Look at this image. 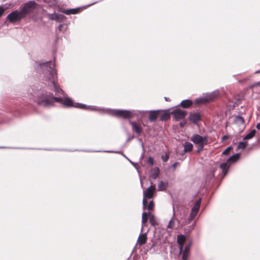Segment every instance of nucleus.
Segmentation results:
<instances>
[{
    "label": "nucleus",
    "instance_id": "39",
    "mask_svg": "<svg viewBox=\"0 0 260 260\" xmlns=\"http://www.w3.org/2000/svg\"><path fill=\"white\" fill-rule=\"evenodd\" d=\"M256 128L258 129H260V122L258 123L256 125Z\"/></svg>",
    "mask_w": 260,
    "mask_h": 260
},
{
    "label": "nucleus",
    "instance_id": "22",
    "mask_svg": "<svg viewBox=\"0 0 260 260\" xmlns=\"http://www.w3.org/2000/svg\"><path fill=\"white\" fill-rule=\"evenodd\" d=\"M159 169L157 168H154L151 174L150 177L153 179H156L158 177L159 175Z\"/></svg>",
    "mask_w": 260,
    "mask_h": 260
},
{
    "label": "nucleus",
    "instance_id": "34",
    "mask_svg": "<svg viewBox=\"0 0 260 260\" xmlns=\"http://www.w3.org/2000/svg\"><path fill=\"white\" fill-rule=\"evenodd\" d=\"M207 101L205 99H199L196 100V102L199 104L204 103Z\"/></svg>",
    "mask_w": 260,
    "mask_h": 260
},
{
    "label": "nucleus",
    "instance_id": "5",
    "mask_svg": "<svg viewBox=\"0 0 260 260\" xmlns=\"http://www.w3.org/2000/svg\"><path fill=\"white\" fill-rule=\"evenodd\" d=\"M37 6V4L35 1H29L23 5L20 11L25 17L27 14L32 12Z\"/></svg>",
    "mask_w": 260,
    "mask_h": 260
},
{
    "label": "nucleus",
    "instance_id": "25",
    "mask_svg": "<svg viewBox=\"0 0 260 260\" xmlns=\"http://www.w3.org/2000/svg\"><path fill=\"white\" fill-rule=\"evenodd\" d=\"M175 213H173V216L172 219L170 220L168 225L167 228L168 229H172L175 227V218H174Z\"/></svg>",
    "mask_w": 260,
    "mask_h": 260
},
{
    "label": "nucleus",
    "instance_id": "4",
    "mask_svg": "<svg viewBox=\"0 0 260 260\" xmlns=\"http://www.w3.org/2000/svg\"><path fill=\"white\" fill-rule=\"evenodd\" d=\"M155 189V186L152 184L151 183V186L147 188L145 190H144L143 200V205L144 208L146 207V204H147V199H151L153 197Z\"/></svg>",
    "mask_w": 260,
    "mask_h": 260
},
{
    "label": "nucleus",
    "instance_id": "28",
    "mask_svg": "<svg viewBox=\"0 0 260 260\" xmlns=\"http://www.w3.org/2000/svg\"><path fill=\"white\" fill-rule=\"evenodd\" d=\"M78 12V9H70V10H66L63 11V12L67 15H69L71 14H76Z\"/></svg>",
    "mask_w": 260,
    "mask_h": 260
},
{
    "label": "nucleus",
    "instance_id": "24",
    "mask_svg": "<svg viewBox=\"0 0 260 260\" xmlns=\"http://www.w3.org/2000/svg\"><path fill=\"white\" fill-rule=\"evenodd\" d=\"M149 219L152 225L155 226L156 224V219L154 215L149 213Z\"/></svg>",
    "mask_w": 260,
    "mask_h": 260
},
{
    "label": "nucleus",
    "instance_id": "2",
    "mask_svg": "<svg viewBox=\"0 0 260 260\" xmlns=\"http://www.w3.org/2000/svg\"><path fill=\"white\" fill-rule=\"evenodd\" d=\"M53 100L57 102L62 103L64 106L71 107L73 106L76 108L87 109H89L90 110H93V108H87L85 105L79 104V103H74L72 99L69 98L68 96H65L63 98H54Z\"/></svg>",
    "mask_w": 260,
    "mask_h": 260
},
{
    "label": "nucleus",
    "instance_id": "11",
    "mask_svg": "<svg viewBox=\"0 0 260 260\" xmlns=\"http://www.w3.org/2000/svg\"><path fill=\"white\" fill-rule=\"evenodd\" d=\"M200 200L197 201L192 208L190 215V220H192L197 215L200 208Z\"/></svg>",
    "mask_w": 260,
    "mask_h": 260
},
{
    "label": "nucleus",
    "instance_id": "18",
    "mask_svg": "<svg viewBox=\"0 0 260 260\" xmlns=\"http://www.w3.org/2000/svg\"><path fill=\"white\" fill-rule=\"evenodd\" d=\"M148 218H149V213H147L146 212H143L142 214V228H141V231H143L144 224L147 221Z\"/></svg>",
    "mask_w": 260,
    "mask_h": 260
},
{
    "label": "nucleus",
    "instance_id": "7",
    "mask_svg": "<svg viewBox=\"0 0 260 260\" xmlns=\"http://www.w3.org/2000/svg\"><path fill=\"white\" fill-rule=\"evenodd\" d=\"M191 140L200 147V150H202L204 145L207 144V139L205 137H202L199 135L193 136Z\"/></svg>",
    "mask_w": 260,
    "mask_h": 260
},
{
    "label": "nucleus",
    "instance_id": "14",
    "mask_svg": "<svg viewBox=\"0 0 260 260\" xmlns=\"http://www.w3.org/2000/svg\"><path fill=\"white\" fill-rule=\"evenodd\" d=\"M147 241V236L146 234H141L139 235L137 240V243L140 245H142L146 243Z\"/></svg>",
    "mask_w": 260,
    "mask_h": 260
},
{
    "label": "nucleus",
    "instance_id": "38",
    "mask_svg": "<svg viewBox=\"0 0 260 260\" xmlns=\"http://www.w3.org/2000/svg\"><path fill=\"white\" fill-rule=\"evenodd\" d=\"M260 86V81L258 82H257L255 84L252 85L251 87V88H253L254 87H256V86Z\"/></svg>",
    "mask_w": 260,
    "mask_h": 260
},
{
    "label": "nucleus",
    "instance_id": "30",
    "mask_svg": "<svg viewBox=\"0 0 260 260\" xmlns=\"http://www.w3.org/2000/svg\"><path fill=\"white\" fill-rule=\"evenodd\" d=\"M146 208H147L148 210H150V211L152 210L154 208L153 202L152 201H150L149 203L148 206L146 205V207L145 208H143V209H145Z\"/></svg>",
    "mask_w": 260,
    "mask_h": 260
},
{
    "label": "nucleus",
    "instance_id": "31",
    "mask_svg": "<svg viewBox=\"0 0 260 260\" xmlns=\"http://www.w3.org/2000/svg\"><path fill=\"white\" fill-rule=\"evenodd\" d=\"M247 145V143L245 142H240L238 146V149H244Z\"/></svg>",
    "mask_w": 260,
    "mask_h": 260
},
{
    "label": "nucleus",
    "instance_id": "3",
    "mask_svg": "<svg viewBox=\"0 0 260 260\" xmlns=\"http://www.w3.org/2000/svg\"><path fill=\"white\" fill-rule=\"evenodd\" d=\"M43 67L46 68L47 71L49 72V74L50 76V79L53 81V84L54 85V90L56 92V93H62L63 94V91L61 89H59V87H58L54 83V79L56 73L53 69L54 66V64L52 63H45V64H43Z\"/></svg>",
    "mask_w": 260,
    "mask_h": 260
},
{
    "label": "nucleus",
    "instance_id": "42",
    "mask_svg": "<svg viewBox=\"0 0 260 260\" xmlns=\"http://www.w3.org/2000/svg\"><path fill=\"white\" fill-rule=\"evenodd\" d=\"M45 2H47V3H49V2L48 1V0H45Z\"/></svg>",
    "mask_w": 260,
    "mask_h": 260
},
{
    "label": "nucleus",
    "instance_id": "10",
    "mask_svg": "<svg viewBox=\"0 0 260 260\" xmlns=\"http://www.w3.org/2000/svg\"><path fill=\"white\" fill-rule=\"evenodd\" d=\"M172 114L174 115V118L177 120H179L185 117L186 115V112L179 109H176L172 112Z\"/></svg>",
    "mask_w": 260,
    "mask_h": 260
},
{
    "label": "nucleus",
    "instance_id": "35",
    "mask_svg": "<svg viewBox=\"0 0 260 260\" xmlns=\"http://www.w3.org/2000/svg\"><path fill=\"white\" fill-rule=\"evenodd\" d=\"M7 8H4L3 7L0 6V16H1Z\"/></svg>",
    "mask_w": 260,
    "mask_h": 260
},
{
    "label": "nucleus",
    "instance_id": "19",
    "mask_svg": "<svg viewBox=\"0 0 260 260\" xmlns=\"http://www.w3.org/2000/svg\"><path fill=\"white\" fill-rule=\"evenodd\" d=\"M130 124L132 126L133 130L135 131L137 134H140L141 133V128L135 122L131 121Z\"/></svg>",
    "mask_w": 260,
    "mask_h": 260
},
{
    "label": "nucleus",
    "instance_id": "16",
    "mask_svg": "<svg viewBox=\"0 0 260 260\" xmlns=\"http://www.w3.org/2000/svg\"><path fill=\"white\" fill-rule=\"evenodd\" d=\"M230 165H231L229 162H228V161L226 162L222 163L220 165V167L222 171V173L223 174L224 176H225L226 174L228 169L230 167Z\"/></svg>",
    "mask_w": 260,
    "mask_h": 260
},
{
    "label": "nucleus",
    "instance_id": "12",
    "mask_svg": "<svg viewBox=\"0 0 260 260\" xmlns=\"http://www.w3.org/2000/svg\"><path fill=\"white\" fill-rule=\"evenodd\" d=\"M47 17L52 20H55L57 22H60L63 20L64 16L60 14H57L56 13L53 14H47Z\"/></svg>",
    "mask_w": 260,
    "mask_h": 260
},
{
    "label": "nucleus",
    "instance_id": "36",
    "mask_svg": "<svg viewBox=\"0 0 260 260\" xmlns=\"http://www.w3.org/2000/svg\"><path fill=\"white\" fill-rule=\"evenodd\" d=\"M169 156L168 155H162L161 157V159L164 161H167L168 159Z\"/></svg>",
    "mask_w": 260,
    "mask_h": 260
},
{
    "label": "nucleus",
    "instance_id": "27",
    "mask_svg": "<svg viewBox=\"0 0 260 260\" xmlns=\"http://www.w3.org/2000/svg\"><path fill=\"white\" fill-rule=\"evenodd\" d=\"M256 131L255 129L252 130L249 134L245 136L244 139L247 140L252 138L255 134Z\"/></svg>",
    "mask_w": 260,
    "mask_h": 260
},
{
    "label": "nucleus",
    "instance_id": "1",
    "mask_svg": "<svg viewBox=\"0 0 260 260\" xmlns=\"http://www.w3.org/2000/svg\"><path fill=\"white\" fill-rule=\"evenodd\" d=\"M185 237L184 236L181 235L177 237V242L179 246L180 252H182V260H187L189 255V249L191 246V242L186 245L184 249H183V245L185 243Z\"/></svg>",
    "mask_w": 260,
    "mask_h": 260
},
{
    "label": "nucleus",
    "instance_id": "29",
    "mask_svg": "<svg viewBox=\"0 0 260 260\" xmlns=\"http://www.w3.org/2000/svg\"><path fill=\"white\" fill-rule=\"evenodd\" d=\"M178 210L180 212L179 214L182 216H184L187 214V212L185 211V210L184 208H183L182 207H179L178 208Z\"/></svg>",
    "mask_w": 260,
    "mask_h": 260
},
{
    "label": "nucleus",
    "instance_id": "8",
    "mask_svg": "<svg viewBox=\"0 0 260 260\" xmlns=\"http://www.w3.org/2000/svg\"><path fill=\"white\" fill-rule=\"evenodd\" d=\"M24 17L23 15L20 11H15L7 16V19L10 22L13 23L20 20Z\"/></svg>",
    "mask_w": 260,
    "mask_h": 260
},
{
    "label": "nucleus",
    "instance_id": "15",
    "mask_svg": "<svg viewBox=\"0 0 260 260\" xmlns=\"http://www.w3.org/2000/svg\"><path fill=\"white\" fill-rule=\"evenodd\" d=\"M158 116H159V110L150 111L149 119L151 121H153Z\"/></svg>",
    "mask_w": 260,
    "mask_h": 260
},
{
    "label": "nucleus",
    "instance_id": "17",
    "mask_svg": "<svg viewBox=\"0 0 260 260\" xmlns=\"http://www.w3.org/2000/svg\"><path fill=\"white\" fill-rule=\"evenodd\" d=\"M200 119V115L198 113L191 114L189 116L190 121L196 123Z\"/></svg>",
    "mask_w": 260,
    "mask_h": 260
},
{
    "label": "nucleus",
    "instance_id": "26",
    "mask_svg": "<svg viewBox=\"0 0 260 260\" xmlns=\"http://www.w3.org/2000/svg\"><path fill=\"white\" fill-rule=\"evenodd\" d=\"M167 184L165 183L163 181L160 180L158 182V189L160 191L164 190L167 187Z\"/></svg>",
    "mask_w": 260,
    "mask_h": 260
},
{
    "label": "nucleus",
    "instance_id": "23",
    "mask_svg": "<svg viewBox=\"0 0 260 260\" xmlns=\"http://www.w3.org/2000/svg\"><path fill=\"white\" fill-rule=\"evenodd\" d=\"M192 103L191 101L188 100H186L183 101L181 102V105L182 106V107L186 108L190 107L192 105Z\"/></svg>",
    "mask_w": 260,
    "mask_h": 260
},
{
    "label": "nucleus",
    "instance_id": "37",
    "mask_svg": "<svg viewBox=\"0 0 260 260\" xmlns=\"http://www.w3.org/2000/svg\"><path fill=\"white\" fill-rule=\"evenodd\" d=\"M148 162L151 165H153V159L152 157H149L148 159Z\"/></svg>",
    "mask_w": 260,
    "mask_h": 260
},
{
    "label": "nucleus",
    "instance_id": "33",
    "mask_svg": "<svg viewBox=\"0 0 260 260\" xmlns=\"http://www.w3.org/2000/svg\"><path fill=\"white\" fill-rule=\"evenodd\" d=\"M232 147H228L225 150H224L223 152H222V154L223 155H228L229 154V153L230 152L231 150H232Z\"/></svg>",
    "mask_w": 260,
    "mask_h": 260
},
{
    "label": "nucleus",
    "instance_id": "20",
    "mask_svg": "<svg viewBox=\"0 0 260 260\" xmlns=\"http://www.w3.org/2000/svg\"><path fill=\"white\" fill-rule=\"evenodd\" d=\"M239 158V154H236L229 157L227 161L231 165V164L235 162L237 160H238Z\"/></svg>",
    "mask_w": 260,
    "mask_h": 260
},
{
    "label": "nucleus",
    "instance_id": "6",
    "mask_svg": "<svg viewBox=\"0 0 260 260\" xmlns=\"http://www.w3.org/2000/svg\"><path fill=\"white\" fill-rule=\"evenodd\" d=\"M111 114L124 118H130L135 115L133 112L128 110H113L111 111Z\"/></svg>",
    "mask_w": 260,
    "mask_h": 260
},
{
    "label": "nucleus",
    "instance_id": "32",
    "mask_svg": "<svg viewBox=\"0 0 260 260\" xmlns=\"http://www.w3.org/2000/svg\"><path fill=\"white\" fill-rule=\"evenodd\" d=\"M235 122L238 124H243L244 119L241 117H237L235 119Z\"/></svg>",
    "mask_w": 260,
    "mask_h": 260
},
{
    "label": "nucleus",
    "instance_id": "40",
    "mask_svg": "<svg viewBox=\"0 0 260 260\" xmlns=\"http://www.w3.org/2000/svg\"><path fill=\"white\" fill-rule=\"evenodd\" d=\"M184 124L183 123H180V125H181V126H184Z\"/></svg>",
    "mask_w": 260,
    "mask_h": 260
},
{
    "label": "nucleus",
    "instance_id": "13",
    "mask_svg": "<svg viewBox=\"0 0 260 260\" xmlns=\"http://www.w3.org/2000/svg\"><path fill=\"white\" fill-rule=\"evenodd\" d=\"M159 116L161 120H166L170 118V113L169 110H159Z\"/></svg>",
    "mask_w": 260,
    "mask_h": 260
},
{
    "label": "nucleus",
    "instance_id": "21",
    "mask_svg": "<svg viewBox=\"0 0 260 260\" xmlns=\"http://www.w3.org/2000/svg\"><path fill=\"white\" fill-rule=\"evenodd\" d=\"M183 146L184 147V151L186 152L191 151L193 148L192 144L189 142H185Z\"/></svg>",
    "mask_w": 260,
    "mask_h": 260
},
{
    "label": "nucleus",
    "instance_id": "9",
    "mask_svg": "<svg viewBox=\"0 0 260 260\" xmlns=\"http://www.w3.org/2000/svg\"><path fill=\"white\" fill-rule=\"evenodd\" d=\"M52 100L48 98H47L46 96L42 95L38 100L37 101V103L38 104L44 106H49L52 105Z\"/></svg>",
    "mask_w": 260,
    "mask_h": 260
},
{
    "label": "nucleus",
    "instance_id": "41",
    "mask_svg": "<svg viewBox=\"0 0 260 260\" xmlns=\"http://www.w3.org/2000/svg\"><path fill=\"white\" fill-rule=\"evenodd\" d=\"M165 99L166 101H168V98H165Z\"/></svg>",
    "mask_w": 260,
    "mask_h": 260
}]
</instances>
